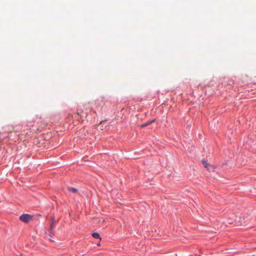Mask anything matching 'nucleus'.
<instances>
[{
  "instance_id": "f257e3e1",
  "label": "nucleus",
  "mask_w": 256,
  "mask_h": 256,
  "mask_svg": "<svg viewBox=\"0 0 256 256\" xmlns=\"http://www.w3.org/2000/svg\"><path fill=\"white\" fill-rule=\"evenodd\" d=\"M56 225V220L54 217L52 218V223L50 224V228L48 230V232H46V237L48 238L49 240L51 242H54V240L52 238V236L54 235L55 234V232L54 230V228Z\"/></svg>"
},
{
  "instance_id": "f03ea898",
  "label": "nucleus",
  "mask_w": 256,
  "mask_h": 256,
  "mask_svg": "<svg viewBox=\"0 0 256 256\" xmlns=\"http://www.w3.org/2000/svg\"><path fill=\"white\" fill-rule=\"evenodd\" d=\"M32 216L30 214H24L22 215L20 217V219L24 222H28L30 220L32 219Z\"/></svg>"
},
{
  "instance_id": "7ed1b4c3",
  "label": "nucleus",
  "mask_w": 256,
  "mask_h": 256,
  "mask_svg": "<svg viewBox=\"0 0 256 256\" xmlns=\"http://www.w3.org/2000/svg\"><path fill=\"white\" fill-rule=\"evenodd\" d=\"M202 163L204 166L206 168H207L208 170L209 171L213 170L215 168V167L214 166L210 165L208 164L207 162L204 160H202Z\"/></svg>"
},
{
  "instance_id": "20e7f679",
  "label": "nucleus",
  "mask_w": 256,
  "mask_h": 256,
  "mask_svg": "<svg viewBox=\"0 0 256 256\" xmlns=\"http://www.w3.org/2000/svg\"><path fill=\"white\" fill-rule=\"evenodd\" d=\"M154 121H155V120H148L147 122H146L144 123V124H142L141 126L142 127L146 126L150 124L153 122Z\"/></svg>"
},
{
  "instance_id": "39448f33",
  "label": "nucleus",
  "mask_w": 256,
  "mask_h": 256,
  "mask_svg": "<svg viewBox=\"0 0 256 256\" xmlns=\"http://www.w3.org/2000/svg\"><path fill=\"white\" fill-rule=\"evenodd\" d=\"M92 236L94 238H99V239H101L100 237V234L97 233V232H94L92 234Z\"/></svg>"
},
{
  "instance_id": "423d86ee",
  "label": "nucleus",
  "mask_w": 256,
  "mask_h": 256,
  "mask_svg": "<svg viewBox=\"0 0 256 256\" xmlns=\"http://www.w3.org/2000/svg\"><path fill=\"white\" fill-rule=\"evenodd\" d=\"M68 190L70 192H72L73 193H76L77 192V191H78L77 190L76 188H68Z\"/></svg>"
},
{
  "instance_id": "0eeeda50",
  "label": "nucleus",
  "mask_w": 256,
  "mask_h": 256,
  "mask_svg": "<svg viewBox=\"0 0 256 256\" xmlns=\"http://www.w3.org/2000/svg\"><path fill=\"white\" fill-rule=\"evenodd\" d=\"M98 246H100V243H98Z\"/></svg>"
}]
</instances>
